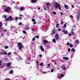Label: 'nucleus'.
<instances>
[{
  "label": "nucleus",
  "instance_id": "obj_8",
  "mask_svg": "<svg viewBox=\"0 0 80 80\" xmlns=\"http://www.w3.org/2000/svg\"><path fill=\"white\" fill-rule=\"evenodd\" d=\"M7 65L8 67H10V65H11V63L8 62L7 64Z\"/></svg>",
  "mask_w": 80,
  "mask_h": 80
},
{
  "label": "nucleus",
  "instance_id": "obj_25",
  "mask_svg": "<svg viewBox=\"0 0 80 80\" xmlns=\"http://www.w3.org/2000/svg\"><path fill=\"white\" fill-rule=\"evenodd\" d=\"M5 20L7 21V22H8V21H9V18H6L5 19Z\"/></svg>",
  "mask_w": 80,
  "mask_h": 80
},
{
  "label": "nucleus",
  "instance_id": "obj_50",
  "mask_svg": "<svg viewBox=\"0 0 80 80\" xmlns=\"http://www.w3.org/2000/svg\"><path fill=\"white\" fill-rule=\"evenodd\" d=\"M72 46H73V45H72V44H71L70 45V47H72Z\"/></svg>",
  "mask_w": 80,
  "mask_h": 80
},
{
  "label": "nucleus",
  "instance_id": "obj_2",
  "mask_svg": "<svg viewBox=\"0 0 80 80\" xmlns=\"http://www.w3.org/2000/svg\"><path fill=\"white\" fill-rule=\"evenodd\" d=\"M18 45L19 48V49H22V48H23V45H22V43H21L20 42L18 43Z\"/></svg>",
  "mask_w": 80,
  "mask_h": 80
},
{
  "label": "nucleus",
  "instance_id": "obj_58",
  "mask_svg": "<svg viewBox=\"0 0 80 80\" xmlns=\"http://www.w3.org/2000/svg\"><path fill=\"white\" fill-rule=\"evenodd\" d=\"M50 64H48L47 66H48V67H49V66H50Z\"/></svg>",
  "mask_w": 80,
  "mask_h": 80
},
{
  "label": "nucleus",
  "instance_id": "obj_13",
  "mask_svg": "<svg viewBox=\"0 0 80 80\" xmlns=\"http://www.w3.org/2000/svg\"><path fill=\"white\" fill-rule=\"evenodd\" d=\"M5 11L6 12H10V10H8L7 8L5 9Z\"/></svg>",
  "mask_w": 80,
  "mask_h": 80
},
{
  "label": "nucleus",
  "instance_id": "obj_12",
  "mask_svg": "<svg viewBox=\"0 0 80 80\" xmlns=\"http://www.w3.org/2000/svg\"><path fill=\"white\" fill-rule=\"evenodd\" d=\"M62 69L63 70L65 71V70H67V68H65L64 66H62Z\"/></svg>",
  "mask_w": 80,
  "mask_h": 80
},
{
  "label": "nucleus",
  "instance_id": "obj_39",
  "mask_svg": "<svg viewBox=\"0 0 80 80\" xmlns=\"http://www.w3.org/2000/svg\"><path fill=\"white\" fill-rule=\"evenodd\" d=\"M25 30H28V29H29V28H27V27H26V28H25Z\"/></svg>",
  "mask_w": 80,
  "mask_h": 80
},
{
  "label": "nucleus",
  "instance_id": "obj_21",
  "mask_svg": "<svg viewBox=\"0 0 80 80\" xmlns=\"http://www.w3.org/2000/svg\"><path fill=\"white\" fill-rule=\"evenodd\" d=\"M76 42L78 43H78H79V41H78V40L77 39L76 41Z\"/></svg>",
  "mask_w": 80,
  "mask_h": 80
},
{
  "label": "nucleus",
  "instance_id": "obj_24",
  "mask_svg": "<svg viewBox=\"0 0 80 80\" xmlns=\"http://www.w3.org/2000/svg\"><path fill=\"white\" fill-rule=\"evenodd\" d=\"M71 35H74V32L73 31H72L71 32Z\"/></svg>",
  "mask_w": 80,
  "mask_h": 80
},
{
  "label": "nucleus",
  "instance_id": "obj_45",
  "mask_svg": "<svg viewBox=\"0 0 80 80\" xmlns=\"http://www.w3.org/2000/svg\"><path fill=\"white\" fill-rule=\"evenodd\" d=\"M68 51L70 52V48H69L68 49Z\"/></svg>",
  "mask_w": 80,
  "mask_h": 80
},
{
  "label": "nucleus",
  "instance_id": "obj_55",
  "mask_svg": "<svg viewBox=\"0 0 80 80\" xmlns=\"http://www.w3.org/2000/svg\"><path fill=\"white\" fill-rule=\"evenodd\" d=\"M39 57H42V54H40L39 55Z\"/></svg>",
  "mask_w": 80,
  "mask_h": 80
},
{
  "label": "nucleus",
  "instance_id": "obj_34",
  "mask_svg": "<svg viewBox=\"0 0 80 80\" xmlns=\"http://www.w3.org/2000/svg\"><path fill=\"white\" fill-rule=\"evenodd\" d=\"M7 53L6 52H3V54L4 55H7Z\"/></svg>",
  "mask_w": 80,
  "mask_h": 80
},
{
  "label": "nucleus",
  "instance_id": "obj_22",
  "mask_svg": "<svg viewBox=\"0 0 80 80\" xmlns=\"http://www.w3.org/2000/svg\"><path fill=\"white\" fill-rule=\"evenodd\" d=\"M13 70H12L10 72H9V73L10 74H12V73H13Z\"/></svg>",
  "mask_w": 80,
  "mask_h": 80
},
{
  "label": "nucleus",
  "instance_id": "obj_53",
  "mask_svg": "<svg viewBox=\"0 0 80 80\" xmlns=\"http://www.w3.org/2000/svg\"><path fill=\"white\" fill-rule=\"evenodd\" d=\"M5 80H10V78L5 79Z\"/></svg>",
  "mask_w": 80,
  "mask_h": 80
},
{
  "label": "nucleus",
  "instance_id": "obj_44",
  "mask_svg": "<svg viewBox=\"0 0 80 80\" xmlns=\"http://www.w3.org/2000/svg\"><path fill=\"white\" fill-rule=\"evenodd\" d=\"M53 71H54V69H52L51 70V72H53Z\"/></svg>",
  "mask_w": 80,
  "mask_h": 80
},
{
  "label": "nucleus",
  "instance_id": "obj_23",
  "mask_svg": "<svg viewBox=\"0 0 80 80\" xmlns=\"http://www.w3.org/2000/svg\"><path fill=\"white\" fill-rule=\"evenodd\" d=\"M7 9H8V10H11V8H10V7H7Z\"/></svg>",
  "mask_w": 80,
  "mask_h": 80
},
{
  "label": "nucleus",
  "instance_id": "obj_31",
  "mask_svg": "<svg viewBox=\"0 0 80 80\" xmlns=\"http://www.w3.org/2000/svg\"><path fill=\"white\" fill-rule=\"evenodd\" d=\"M64 28H66V27H67V25H66V24H65L64 25Z\"/></svg>",
  "mask_w": 80,
  "mask_h": 80
},
{
  "label": "nucleus",
  "instance_id": "obj_29",
  "mask_svg": "<svg viewBox=\"0 0 80 80\" xmlns=\"http://www.w3.org/2000/svg\"><path fill=\"white\" fill-rule=\"evenodd\" d=\"M42 65H43V63H41L40 64V66L41 67H42Z\"/></svg>",
  "mask_w": 80,
  "mask_h": 80
},
{
  "label": "nucleus",
  "instance_id": "obj_52",
  "mask_svg": "<svg viewBox=\"0 0 80 80\" xmlns=\"http://www.w3.org/2000/svg\"><path fill=\"white\" fill-rule=\"evenodd\" d=\"M36 38H39V36H36Z\"/></svg>",
  "mask_w": 80,
  "mask_h": 80
},
{
  "label": "nucleus",
  "instance_id": "obj_51",
  "mask_svg": "<svg viewBox=\"0 0 80 80\" xmlns=\"http://www.w3.org/2000/svg\"><path fill=\"white\" fill-rule=\"evenodd\" d=\"M58 31H61V29H58Z\"/></svg>",
  "mask_w": 80,
  "mask_h": 80
},
{
  "label": "nucleus",
  "instance_id": "obj_35",
  "mask_svg": "<svg viewBox=\"0 0 80 80\" xmlns=\"http://www.w3.org/2000/svg\"><path fill=\"white\" fill-rule=\"evenodd\" d=\"M11 55V52H9L8 53V55Z\"/></svg>",
  "mask_w": 80,
  "mask_h": 80
},
{
  "label": "nucleus",
  "instance_id": "obj_36",
  "mask_svg": "<svg viewBox=\"0 0 80 80\" xmlns=\"http://www.w3.org/2000/svg\"><path fill=\"white\" fill-rule=\"evenodd\" d=\"M52 13L53 14H54V15H56V14H57V13H56L55 12H53Z\"/></svg>",
  "mask_w": 80,
  "mask_h": 80
},
{
  "label": "nucleus",
  "instance_id": "obj_37",
  "mask_svg": "<svg viewBox=\"0 0 80 80\" xmlns=\"http://www.w3.org/2000/svg\"><path fill=\"white\" fill-rule=\"evenodd\" d=\"M58 26H59V24H57L56 25V27H58Z\"/></svg>",
  "mask_w": 80,
  "mask_h": 80
},
{
  "label": "nucleus",
  "instance_id": "obj_59",
  "mask_svg": "<svg viewBox=\"0 0 80 80\" xmlns=\"http://www.w3.org/2000/svg\"><path fill=\"white\" fill-rule=\"evenodd\" d=\"M60 14H61V15H63V13H62V12H61Z\"/></svg>",
  "mask_w": 80,
  "mask_h": 80
},
{
  "label": "nucleus",
  "instance_id": "obj_54",
  "mask_svg": "<svg viewBox=\"0 0 80 80\" xmlns=\"http://www.w3.org/2000/svg\"><path fill=\"white\" fill-rule=\"evenodd\" d=\"M3 31H4V32H7V30H6V29H4Z\"/></svg>",
  "mask_w": 80,
  "mask_h": 80
},
{
  "label": "nucleus",
  "instance_id": "obj_49",
  "mask_svg": "<svg viewBox=\"0 0 80 80\" xmlns=\"http://www.w3.org/2000/svg\"><path fill=\"white\" fill-rule=\"evenodd\" d=\"M23 33H24L25 34V33H26V32H25V31H23Z\"/></svg>",
  "mask_w": 80,
  "mask_h": 80
},
{
  "label": "nucleus",
  "instance_id": "obj_7",
  "mask_svg": "<svg viewBox=\"0 0 80 80\" xmlns=\"http://www.w3.org/2000/svg\"><path fill=\"white\" fill-rule=\"evenodd\" d=\"M63 32H64L65 34H67V32H68V31L67 30H63L62 31Z\"/></svg>",
  "mask_w": 80,
  "mask_h": 80
},
{
  "label": "nucleus",
  "instance_id": "obj_18",
  "mask_svg": "<svg viewBox=\"0 0 80 80\" xmlns=\"http://www.w3.org/2000/svg\"><path fill=\"white\" fill-rule=\"evenodd\" d=\"M36 37H34L32 38V41H35V38Z\"/></svg>",
  "mask_w": 80,
  "mask_h": 80
},
{
  "label": "nucleus",
  "instance_id": "obj_10",
  "mask_svg": "<svg viewBox=\"0 0 80 80\" xmlns=\"http://www.w3.org/2000/svg\"><path fill=\"white\" fill-rule=\"evenodd\" d=\"M80 18V13L78 14L77 15V19L78 20Z\"/></svg>",
  "mask_w": 80,
  "mask_h": 80
},
{
  "label": "nucleus",
  "instance_id": "obj_4",
  "mask_svg": "<svg viewBox=\"0 0 80 80\" xmlns=\"http://www.w3.org/2000/svg\"><path fill=\"white\" fill-rule=\"evenodd\" d=\"M46 5L47 6V7H46V8H47L48 10H49V9H50V8H49V6H49V5H50V3H46Z\"/></svg>",
  "mask_w": 80,
  "mask_h": 80
},
{
  "label": "nucleus",
  "instance_id": "obj_64",
  "mask_svg": "<svg viewBox=\"0 0 80 80\" xmlns=\"http://www.w3.org/2000/svg\"><path fill=\"white\" fill-rule=\"evenodd\" d=\"M1 35L2 36H3V33H2Z\"/></svg>",
  "mask_w": 80,
  "mask_h": 80
},
{
  "label": "nucleus",
  "instance_id": "obj_32",
  "mask_svg": "<svg viewBox=\"0 0 80 80\" xmlns=\"http://www.w3.org/2000/svg\"><path fill=\"white\" fill-rule=\"evenodd\" d=\"M60 76L61 77H64V76L62 74H61L60 75Z\"/></svg>",
  "mask_w": 80,
  "mask_h": 80
},
{
  "label": "nucleus",
  "instance_id": "obj_62",
  "mask_svg": "<svg viewBox=\"0 0 80 80\" xmlns=\"http://www.w3.org/2000/svg\"><path fill=\"white\" fill-rule=\"evenodd\" d=\"M38 10H40V8H38Z\"/></svg>",
  "mask_w": 80,
  "mask_h": 80
},
{
  "label": "nucleus",
  "instance_id": "obj_20",
  "mask_svg": "<svg viewBox=\"0 0 80 80\" xmlns=\"http://www.w3.org/2000/svg\"><path fill=\"white\" fill-rule=\"evenodd\" d=\"M44 43H48V42L47 41H46V40H44L43 41Z\"/></svg>",
  "mask_w": 80,
  "mask_h": 80
},
{
  "label": "nucleus",
  "instance_id": "obj_28",
  "mask_svg": "<svg viewBox=\"0 0 80 80\" xmlns=\"http://www.w3.org/2000/svg\"><path fill=\"white\" fill-rule=\"evenodd\" d=\"M71 51H72V52H75V49H74L73 48H72L71 50Z\"/></svg>",
  "mask_w": 80,
  "mask_h": 80
},
{
  "label": "nucleus",
  "instance_id": "obj_56",
  "mask_svg": "<svg viewBox=\"0 0 80 80\" xmlns=\"http://www.w3.org/2000/svg\"><path fill=\"white\" fill-rule=\"evenodd\" d=\"M44 10H47V9H46V8H44Z\"/></svg>",
  "mask_w": 80,
  "mask_h": 80
},
{
  "label": "nucleus",
  "instance_id": "obj_60",
  "mask_svg": "<svg viewBox=\"0 0 80 80\" xmlns=\"http://www.w3.org/2000/svg\"><path fill=\"white\" fill-rule=\"evenodd\" d=\"M19 20H20V19H22V18L19 17Z\"/></svg>",
  "mask_w": 80,
  "mask_h": 80
},
{
  "label": "nucleus",
  "instance_id": "obj_57",
  "mask_svg": "<svg viewBox=\"0 0 80 80\" xmlns=\"http://www.w3.org/2000/svg\"><path fill=\"white\" fill-rule=\"evenodd\" d=\"M72 8H74V6L73 5H72Z\"/></svg>",
  "mask_w": 80,
  "mask_h": 80
},
{
  "label": "nucleus",
  "instance_id": "obj_6",
  "mask_svg": "<svg viewBox=\"0 0 80 80\" xmlns=\"http://www.w3.org/2000/svg\"><path fill=\"white\" fill-rule=\"evenodd\" d=\"M52 33L51 34V35H53V34H55V29H53V30L52 31Z\"/></svg>",
  "mask_w": 80,
  "mask_h": 80
},
{
  "label": "nucleus",
  "instance_id": "obj_16",
  "mask_svg": "<svg viewBox=\"0 0 80 80\" xmlns=\"http://www.w3.org/2000/svg\"><path fill=\"white\" fill-rule=\"evenodd\" d=\"M63 59H64V60H68L69 59V58L67 57H63Z\"/></svg>",
  "mask_w": 80,
  "mask_h": 80
},
{
  "label": "nucleus",
  "instance_id": "obj_61",
  "mask_svg": "<svg viewBox=\"0 0 80 80\" xmlns=\"http://www.w3.org/2000/svg\"><path fill=\"white\" fill-rule=\"evenodd\" d=\"M69 36H72V34H71L70 33V34H69Z\"/></svg>",
  "mask_w": 80,
  "mask_h": 80
},
{
  "label": "nucleus",
  "instance_id": "obj_43",
  "mask_svg": "<svg viewBox=\"0 0 80 80\" xmlns=\"http://www.w3.org/2000/svg\"><path fill=\"white\" fill-rule=\"evenodd\" d=\"M36 23V22H35V21H34V22H33V25H35Z\"/></svg>",
  "mask_w": 80,
  "mask_h": 80
},
{
  "label": "nucleus",
  "instance_id": "obj_3",
  "mask_svg": "<svg viewBox=\"0 0 80 80\" xmlns=\"http://www.w3.org/2000/svg\"><path fill=\"white\" fill-rule=\"evenodd\" d=\"M55 38L56 40H58L59 39V38L58 37V34H56L55 36Z\"/></svg>",
  "mask_w": 80,
  "mask_h": 80
},
{
  "label": "nucleus",
  "instance_id": "obj_26",
  "mask_svg": "<svg viewBox=\"0 0 80 80\" xmlns=\"http://www.w3.org/2000/svg\"><path fill=\"white\" fill-rule=\"evenodd\" d=\"M8 48V46H7L4 47V48L5 49H7V48Z\"/></svg>",
  "mask_w": 80,
  "mask_h": 80
},
{
  "label": "nucleus",
  "instance_id": "obj_15",
  "mask_svg": "<svg viewBox=\"0 0 80 80\" xmlns=\"http://www.w3.org/2000/svg\"><path fill=\"white\" fill-rule=\"evenodd\" d=\"M9 20H10V21H12V16H10L8 18Z\"/></svg>",
  "mask_w": 80,
  "mask_h": 80
},
{
  "label": "nucleus",
  "instance_id": "obj_42",
  "mask_svg": "<svg viewBox=\"0 0 80 80\" xmlns=\"http://www.w3.org/2000/svg\"><path fill=\"white\" fill-rule=\"evenodd\" d=\"M19 24V25H22V22H20Z\"/></svg>",
  "mask_w": 80,
  "mask_h": 80
},
{
  "label": "nucleus",
  "instance_id": "obj_30",
  "mask_svg": "<svg viewBox=\"0 0 80 80\" xmlns=\"http://www.w3.org/2000/svg\"><path fill=\"white\" fill-rule=\"evenodd\" d=\"M18 18L17 17H16L15 18V19L16 20H18Z\"/></svg>",
  "mask_w": 80,
  "mask_h": 80
},
{
  "label": "nucleus",
  "instance_id": "obj_14",
  "mask_svg": "<svg viewBox=\"0 0 80 80\" xmlns=\"http://www.w3.org/2000/svg\"><path fill=\"white\" fill-rule=\"evenodd\" d=\"M64 7L66 8V9H68V6L66 5H64Z\"/></svg>",
  "mask_w": 80,
  "mask_h": 80
},
{
  "label": "nucleus",
  "instance_id": "obj_17",
  "mask_svg": "<svg viewBox=\"0 0 80 80\" xmlns=\"http://www.w3.org/2000/svg\"><path fill=\"white\" fill-rule=\"evenodd\" d=\"M2 26H3V23H2V22H0V27H2Z\"/></svg>",
  "mask_w": 80,
  "mask_h": 80
},
{
  "label": "nucleus",
  "instance_id": "obj_11",
  "mask_svg": "<svg viewBox=\"0 0 80 80\" xmlns=\"http://www.w3.org/2000/svg\"><path fill=\"white\" fill-rule=\"evenodd\" d=\"M37 2V0H32L31 1V3H35Z\"/></svg>",
  "mask_w": 80,
  "mask_h": 80
},
{
  "label": "nucleus",
  "instance_id": "obj_63",
  "mask_svg": "<svg viewBox=\"0 0 80 80\" xmlns=\"http://www.w3.org/2000/svg\"><path fill=\"white\" fill-rule=\"evenodd\" d=\"M6 17H7V16H6V15H5L4 16V18H6Z\"/></svg>",
  "mask_w": 80,
  "mask_h": 80
},
{
  "label": "nucleus",
  "instance_id": "obj_41",
  "mask_svg": "<svg viewBox=\"0 0 80 80\" xmlns=\"http://www.w3.org/2000/svg\"><path fill=\"white\" fill-rule=\"evenodd\" d=\"M21 11H22V10H23V8H21Z\"/></svg>",
  "mask_w": 80,
  "mask_h": 80
},
{
  "label": "nucleus",
  "instance_id": "obj_48",
  "mask_svg": "<svg viewBox=\"0 0 80 80\" xmlns=\"http://www.w3.org/2000/svg\"><path fill=\"white\" fill-rule=\"evenodd\" d=\"M67 45H70V43L68 42V43H67Z\"/></svg>",
  "mask_w": 80,
  "mask_h": 80
},
{
  "label": "nucleus",
  "instance_id": "obj_33",
  "mask_svg": "<svg viewBox=\"0 0 80 80\" xmlns=\"http://www.w3.org/2000/svg\"><path fill=\"white\" fill-rule=\"evenodd\" d=\"M70 17L73 19V16H72L71 15L70 16Z\"/></svg>",
  "mask_w": 80,
  "mask_h": 80
},
{
  "label": "nucleus",
  "instance_id": "obj_1",
  "mask_svg": "<svg viewBox=\"0 0 80 80\" xmlns=\"http://www.w3.org/2000/svg\"><path fill=\"white\" fill-rule=\"evenodd\" d=\"M54 6L56 8H59V10H61V6L57 2H55L54 3Z\"/></svg>",
  "mask_w": 80,
  "mask_h": 80
},
{
  "label": "nucleus",
  "instance_id": "obj_46",
  "mask_svg": "<svg viewBox=\"0 0 80 80\" xmlns=\"http://www.w3.org/2000/svg\"><path fill=\"white\" fill-rule=\"evenodd\" d=\"M2 61H0V65H2Z\"/></svg>",
  "mask_w": 80,
  "mask_h": 80
},
{
  "label": "nucleus",
  "instance_id": "obj_38",
  "mask_svg": "<svg viewBox=\"0 0 80 80\" xmlns=\"http://www.w3.org/2000/svg\"><path fill=\"white\" fill-rule=\"evenodd\" d=\"M32 22H35V19H32Z\"/></svg>",
  "mask_w": 80,
  "mask_h": 80
},
{
  "label": "nucleus",
  "instance_id": "obj_9",
  "mask_svg": "<svg viewBox=\"0 0 80 80\" xmlns=\"http://www.w3.org/2000/svg\"><path fill=\"white\" fill-rule=\"evenodd\" d=\"M40 48L42 51H44V49L43 48V47H42V46H40Z\"/></svg>",
  "mask_w": 80,
  "mask_h": 80
},
{
  "label": "nucleus",
  "instance_id": "obj_27",
  "mask_svg": "<svg viewBox=\"0 0 80 80\" xmlns=\"http://www.w3.org/2000/svg\"><path fill=\"white\" fill-rule=\"evenodd\" d=\"M36 63L37 64L38 66V65H39V62H38V61H37L36 62Z\"/></svg>",
  "mask_w": 80,
  "mask_h": 80
},
{
  "label": "nucleus",
  "instance_id": "obj_40",
  "mask_svg": "<svg viewBox=\"0 0 80 80\" xmlns=\"http://www.w3.org/2000/svg\"><path fill=\"white\" fill-rule=\"evenodd\" d=\"M46 71L43 72V74H46Z\"/></svg>",
  "mask_w": 80,
  "mask_h": 80
},
{
  "label": "nucleus",
  "instance_id": "obj_19",
  "mask_svg": "<svg viewBox=\"0 0 80 80\" xmlns=\"http://www.w3.org/2000/svg\"><path fill=\"white\" fill-rule=\"evenodd\" d=\"M52 42H54V43H55V42H56V40H55V39H52Z\"/></svg>",
  "mask_w": 80,
  "mask_h": 80
},
{
  "label": "nucleus",
  "instance_id": "obj_47",
  "mask_svg": "<svg viewBox=\"0 0 80 80\" xmlns=\"http://www.w3.org/2000/svg\"><path fill=\"white\" fill-rule=\"evenodd\" d=\"M61 25H63V21L61 22Z\"/></svg>",
  "mask_w": 80,
  "mask_h": 80
},
{
  "label": "nucleus",
  "instance_id": "obj_5",
  "mask_svg": "<svg viewBox=\"0 0 80 80\" xmlns=\"http://www.w3.org/2000/svg\"><path fill=\"white\" fill-rule=\"evenodd\" d=\"M30 59H27V61L25 62L26 63H27L28 64V63H30Z\"/></svg>",
  "mask_w": 80,
  "mask_h": 80
}]
</instances>
